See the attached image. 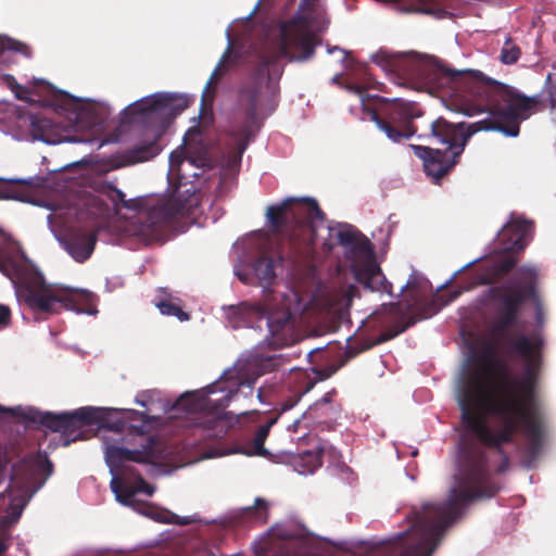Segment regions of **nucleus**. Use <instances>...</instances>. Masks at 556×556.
I'll use <instances>...</instances> for the list:
<instances>
[{
    "instance_id": "nucleus-34",
    "label": "nucleus",
    "mask_w": 556,
    "mask_h": 556,
    "mask_svg": "<svg viewBox=\"0 0 556 556\" xmlns=\"http://www.w3.org/2000/svg\"><path fill=\"white\" fill-rule=\"evenodd\" d=\"M4 79L8 84V86L10 87V89L14 92L15 94V98L21 100V101H30L28 94H29V90L23 86H21L20 84H17V81L15 80V78L12 76V75H5L4 76Z\"/></svg>"
},
{
    "instance_id": "nucleus-30",
    "label": "nucleus",
    "mask_w": 556,
    "mask_h": 556,
    "mask_svg": "<svg viewBox=\"0 0 556 556\" xmlns=\"http://www.w3.org/2000/svg\"><path fill=\"white\" fill-rule=\"evenodd\" d=\"M244 519L255 523H265L268 519V505L265 500L256 498L253 506L243 511Z\"/></svg>"
},
{
    "instance_id": "nucleus-2",
    "label": "nucleus",
    "mask_w": 556,
    "mask_h": 556,
    "mask_svg": "<svg viewBox=\"0 0 556 556\" xmlns=\"http://www.w3.org/2000/svg\"><path fill=\"white\" fill-rule=\"evenodd\" d=\"M509 352L523 358L525 370L520 379H513L507 363L496 356L489 345L475 357L472 365L462 376L456 389L458 404H465L484 413H493L496 403L507 404V417L523 425L527 439L526 452L536 458L543 444V414L536 396L541 366V342L520 333L510 340Z\"/></svg>"
},
{
    "instance_id": "nucleus-39",
    "label": "nucleus",
    "mask_w": 556,
    "mask_h": 556,
    "mask_svg": "<svg viewBox=\"0 0 556 556\" xmlns=\"http://www.w3.org/2000/svg\"><path fill=\"white\" fill-rule=\"evenodd\" d=\"M126 418L130 421H148V416L144 413L135 410V409H127L126 410Z\"/></svg>"
},
{
    "instance_id": "nucleus-23",
    "label": "nucleus",
    "mask_w": 556,
    "mask_h": 556,
    "mask_svg": "<svg viewBox=\"0 0 556 556\" xmlns=\"http://www.w3.org/2000/svg\"><path fill=\"white\" fill-rule=\"evenodd\" d=\"M18 52L27 58L30 56V48L17 40L0 35V71L9 67L15 62L14 53Z\"/></svg>"
},
{
    "instance_id": "nucleus-6",
    "label": "nucleus",
    "mask_w": 556,
    "mask_h": 556,
    "mask_svg": "<svg viewBox=\"0 0 556 556\" xmlns=\"http://www.w3.org/2000/svg\"><path fill=\"white\" fill-rule=\"evenodd\" d=\"M266 216L270 228L286 240L287 255L294 265L314 257L317 237L315 223L326 218L315 199H286L279 205L268 206Z\"/></svg>"
},
{
    "instance_id": "nucleus-53",
    "label": "nucleus",
    "mask_w": 556,
    "mask_h": 556,
    "mask_svg": "<svg viewBox=\"0 0 556 556\" xmlns=\"http://www.w3.org/2000/svg\"><path fill=\"white\" fill-rule=\"evenodd\" d=\"M164 295H167V298H170V294H167L166 291H162Z\"/></svg>"
},
{
    "instance_id": "nucleus-40",
    "label": "nucleus",
    "mask_w": 556,
    "mask_h": 556,
    "mask_svg": "<svg viewBox=\"0 0 556 556\" xmlns=\"http://www.w3.org/2000/svg\"><path fill=\"white\" fill-rule=\"evenodd\" d=\"M439 0H416L418 10L421 12H431L432 7L438 3Z\"/></svg>"
},
{
    "instance_id": "nucleus-33",
    "label": "nucleus",
    "mask_w": 556,
    "mask_h": 556,
    "mask_svg": "<svg viewBox=\"0 0 556 556\" xmlns=\"http://www.w3.org/2000/svg\"><path fill=\"white\" fill-rule=\"evenodd\" d=\"M315 382L314 381H307L306 384L299 391H296L293 395L289 396L285 401L281 402L280 405V413L287 412L291 408H293L299 401L301 400L302 395L307 393L311 389H313Z\"/></svg>"
},
{
    "instance_id": "nucleus-8",
    "label": "nucleus",
    "mask_w": 556,
    "mask_h": 556,
    "mask_svg": "<svg viewBox=\"0 0 556 556\" xmlns=\"http://www.w3.org/2000/svg\"><path fill=\"white\" fill-rule=\"evenodd\" d=\"M253 392L254 380H241L233 386L215 382L205 389L182 394L175 407L189 414L194 426L207 431L208 437L220 438L229 428L226 407L240 395L248 397Z\"/></svg>"
},
{
    "instance_id": "nucleus-13",
    "label": "nucleus",
    "mask_w": 556,
    "mask_h": 556,
    "mask_svg": "<svg viewBox=\"0 0 556 556\" xmlns=\"http://www.w3.org/2000/svg\"><path fill=\"white\" fill-rule=\"evenodd\" d=\"M338 242L346 249L352 258V270L358 283L370 291L392 293V283L384 277L370 241L352 227H344L337 233Z\"/></svg>"
},
{
    "instance_id": "nucleus-22",
    "label": "nucleus",
    "mask_w": 556,
    "mask_h": 556,
    "mask_svg": "<svg viewBox=\"0 0 556 556\" xmlns=\"http://www.w3.org/2000/svg\"><path fill=\"white\" fill-rule=\"evenodd\" d=\"M496 316L492 320L491 329L492 333L504 340V346L507 349V345L510 348V340H515L516 337H510L507 334L510 327H513L518 317L519 312H508V311H494Z\"/></svg>"
},
{
    "instance_id": "nucleus-48",
    "label": "nucleus",
    "mask_w": 556,
    "mask_h": 556,
    "mask_svg": "<svg viewBox=\"0 0 556 556\" xmlns=\"http://www.w3.org/2000/svg\"><path fill=\"white\" fill-rule=\"evenodd\" d=\"M551 109H556V98L554 94H552V99H551Z\"/></svg>"
},
{
    "instance_id": "nucleus-45",
    "label": "nucleus",
    "mask_w": 556,
    "mask_h": 556,
    "mask_svg": "<svg viewBox=\"0 0 556 556\" xmlns=\"http://www.w3.org/2000/svg\"><path fill=\"white\" fill-rule=\"evenodd\" d=\"M548 101L551 102V99H552V94L555 96L556 98V84L552 85L549 88H548Z\"/></svg>"
},
{
    "instance_id": "nucleus-11",
    "label": "nucleus",
    "mask_w": 556,
    "mask_h": 556,
    "mask_svg": "<svg viewBox=\"0 0 556 556\" xmlns=\"http://www.w3.org/2000/svg\"><path fill=\"white\" fill-rule=\"evenodd\" d=\"M16 295L34 313L36 320L47 319L63 309L83 311L80 292L61 285L48 283L38 270H27L21 276Z\"/></svg>"
},
{
    "instance_id": "nucleus-31",
    "label": "nucleus",
    "mask_w": 556,
    "mask_h": 556,
    "mask_svg": "<svg viewBox=\"0 0 556 556\" xmlns=\"http://www.w3.org/2000/svg\"><path fill=\"white\" fill-rule=\"evenodd\" d=\"M155 306L160 309L161 314L166 316H175L180 321H186L190 318L189 314L182 311L179 304L174 303L167 299H155Z\"/></svg>"
},
{
    "instance_id": "nucleus-36",
    "label": "nucleus",
    "mask_w": 556,
    "mask_h": 556,
    "mask_svg": "<svg viewBox=\"0 0 556 556\" xmlns=\"http://www.w3.org/2000/svg\"><path fill=\"white\" fill-rule=\"evenodd\" d=\"M188 161L189 163H193V159L191 157H185L184 150H175L169 155V170L172 173L179 174L181 164Z\"/></svg>"
},
{
    "instance_id": "nucleus-28",
    "label": "nucleus",
    "mask_w": 556,
    "mask_h": 556,
    "mask_svg": "<svg viewBox=\"0 0 556 556\" xmlns=\"http://www.w3.org/2000/svg\"><path fill=\"white\" fill-rule=\"evenodd\" d=\"M277 420L278 416L271 417L256 429L252 440V454L258 456L267 455L264 443L269 434L270 428L277 422Z\"/></svg>"
},
{
    "instance_id": "nucleus-27",
    "label": "nucleus",
    "mask_w": 556,
    "mask_h": 556,
    "mask_svg": "<svg viewBox=\"0 0 556 556\" xmlns=\"http://www.w3.org/2000/svg\"><path fill=\"white\" fill-rule=\"evenodd\" d=\"M254 274L263 287H268L275 280L274 261L268 256L258 257L253 266Z\"/></svg>"
},
{
    "instance_id": "nucleus-44",
    "label": "nucleus",
    "mask_w": 556,
    "mask_h": 556,
    "mask_svg": "<svg viewBox=\"0 0 556 556\" xmlns=\"http://www.w3.org/2000/svg\"><path fill=\"white\" fill-rule=\"evenodd\" d=\"M542 317H543V304L541 303V308L540 309L535 305V319H536V321L541 323Z\"/></svg>"
},
{
    "instance_id": "nucleus-50",
    "label": "nucleus",
    "mask_w": 556,
    "mask_h": 556,
    "mask_svg": "<svg viewBox=\"0 0 556 556\" xmlns=\"http://www.w3.org/2000/svg\"><path fill=\"white\" fill-rule=\"evenodd\" d=\"M71 101H74L73 97H70L67 93H64Z\"/></svg>"
},
{
    "instance_id": "nucleus-32",
    "label": "nucleus",
    "mask_w": 556,
    "mask_h": 556,
    "mask_svg": "<svg viewBox=\"0 0 556 556\" xmlns=\"http://www.w3.org/2000/svg\"><path fill=\"white\" fill-rule=\"evenodd\" d=\"M521 51L520 48L511 42L510 39H507L504 47L501 50V61L504 64L510 65L516 63L520 58Z\"/></svg>"
},
{
    "instance_id": "nucleus-52",
    "label": "nucleus",
    "mask_w": 556,
    "mask_h": 556,
    "mask_svg": "<svg viewBox=\"0 0 556 556\" xmlns=\"http://www.w3.org/2000/svg\"><path fill=\"white\" fill-rule=\"evenodd\" d=\"M164 295H167V298H170V294H167L166 291H162Z\"/></svg>"
},
{
    "instance_id": "nucleus-12",
    "label": "nucleus",
    "mask_w": 556,
    "mask_h": 556,
    "mask_svg": "<svg viewBox=\"0 0 556 556\" xmlns=\"http://www.w3.org/2000/svg\"><path fill=\"white\" fill-rule=\"evenodd\" d=\"M353 90L361 97L364 114L375 122L390 140L401 142L415 135L413 121L422 115L417 103L364 94V90L358 86Z\"/></svg>"
},
{
    "instance_id": "nucleus-9",
    "label": "nucleus",
    "mask_w": 556,
    "mask_h": 556,
    "mask_svg": "<svg viewBox=\"0 0 556 556\" xmlns=\"http://www.w3.org/2000/svg\"><path fill=\"white\" fill-rule=\"evenodd\" d=\"M116 210L125 208L139 213L141 231L157 237L162 229L180 215H185L197 205L198 198L190 189H176L170 195L147 194L135 199H125V193L113 185L103 190Z\"/></svg>"
},
{
    "instance_id": "nucleus-51",
    "label": "nucleus",
    "mask_w": 556,
    "mask_h": 556,
    "mask_svg": "<svg viewBox=\"0 0 556 556\" xmlns=\"http://www.w3.org/2000/svg\"><path fill=\"white\" fill-rule=\"evenodd\" d=\"M164 295H167V298H170V294H167L166 291H162Z\"/></svg>"
},
{
    "instance_id": "nucleus-38",
    "label": "nucleus",
    "mask_w": 556,
    "mask_h": 556,
    "mask_svg": "<svg viewBox=\"0 0 556 556\" xmlns=\"http://www.w3.org/2000/svg\"><path fill=\"white\" fill-rule=\"evenodd\" d=\"M11 325V309L8 305L0 304V330Z\"/></svg>"
},
{
    "instance_id": "nucleus-49",
    "label": "nucleus",
    "mask_w": 556,
    "mask_h": 556,
    "mask_svg": "<svg viewBox=\"0 0 556 556\" xmlns=\"http://www.w3.org/2000/svg\"><path fill=\"white\" fill-rule=\"evenodd\" d=\"M305 3L315 5L316 0H303Z\"/></svg>"
},
{
    "instance_id": "nucleus-16",
    "label": "nucleus",
    "mask_w": 556,
    "mask_h": 556,
    "mask_svg": "<svg viewBox=\"0 0 556 556\" xmlns=\"http://www.w3.org/2000/svg\"><path fill=\"white\" fill-rule=\"evenodd\" d=\"M280 37V54L291 61L308 60L318 43L315 34L295 20L281 25Z\"/></svg>"
},
{
    "instance_id": "nucleus-25",
    "label": "nucleus",
    "mask_w": 556,
    "mask_h": 556,
    "mask_svg": "<svg viewBox=\"0 0 556 556\" xmlns=\"http://www.w3.org/2000/svg\"><path fill=\"white\" fill-rule=\"evenodd\" d=\"M228 62H232L233 64H237V62H238L237 54L232 53L231 42H229L226 51L223 53V55L220 56L214 71L212 72V74L206 83L204 92H208L211 90L214 91L215 86L218 83V80L220 79L222 75L225 72H227V70H228L227 68ZM204 100H205V93H203V96H202V101L204 102Z\"/></svg>"
},
{
    "instance_id": "nucleus-19",
    "label": "nucleus",
    "mask_w": 556,
    "mask_h": 556,
    "mask_svg": "<svg viewBox=\"0 0 556 556\" xmlns=\"http://www.w3.org/2000/svg\"><path fill=\"white\" fill-rule=\"evenodd\" d=\"M533 230V223L521 217L511 218L497 235L503 251L519 253L525 250L528 237Z\"/></svg>"
},
{
    "instance_id": "nucleus-5",
    "label": "nucleus",
    "mask_w": 556,
    "mask_h": 556,
    "mask_svg": "<svg viewBox=\"0 0 556 556\" xmlns=\"http://www.w3.org/2000/svg\"><path fill=\"white\" fill-rule=\"evenodd\" d=\"M277 55L263 52L257 54L250 76L238 91V103L244 110L245 119L227 134L230 138L225 151L227 166L231 169L241 164L242 155L260 130L257 111L264 104L274 105L279 87L274 66Z\"/></svg>"
},
{
    "instance_id": "nucleus-42",
    "label": "nucleus",
    "mask_w": 556,
    "mask_h": 556,
    "mask_svg": "<svg viewBox=\"0 0 556 556\" xmlns=\"http://www.w3.org/2000/svg\"><path fill=\"white\" fill-rule=\"evenodd\" d=\"M8 266H12L11 261H10V260H4V258L0 255V270H1V271H7Z\"/></svg>"
},
{
    "instance_id": "nucleus-3",
    "label": "nucleus",
    "mask_w": 556,
    "mask_h": 556,
    "mask_svg": "<svg viewBox=\"0 0 556 556\" xmlns=\"http://www.w3.org/2000/svg\"><path fill=\"white\" fill-rule=\"evenodd\" d=\"M456 481L445 502L426 503L420 510H413L409 529L371 546L369 556H432L465 506L492 498L500 491L491 477L488 453L476 443L462 446Z\"/></svg>"
},
{
    "instance_id": "nucleus-17",
    "label": "nucleus",
    "mask_w": 556,
    "mask_h": 556,
    "mask_svg": "<svg viewBox=\"0 0 556 556\" xmlns=\"http://www.w3.org/2000/svg\"><path fill=\"white\" fill-rule=\"evenodd\" d=\"M53 473V464L46 452L25 456L12 467L11 482L37 492Z\"/></svg>"
},
{
    "instance_id": "nucleus-24",
    "label": "nucleus",
    "mask_w": 556,
    "mask_h": 556,
    "mask_svg": "<svg viewBox=\"0 0 556 556\" xmlns=\"http://www.w3.org/2000/svg\"><path fill=\"white\" fill-rule=\"evenodd\" d=\"M30 132L36 140H40L46 143L53 144L59 141L56 125L50 118L43 116L31 117Z\"/></svg>"
},
{
    "instance_id": "nucleus-15",
    "label": "nucleus",
    "mask_w": 556,
    "mask_h": 556,
    "mask_svg": "<svg viewBox=\"0 0 556 556\" xmlns=\"http://www.w3.org/2000/svg\"><path fill=\"white\" fill-rule=\"evenodd\" d=\"M191 102L192 99L184 94H154L132 103L126 109V113L134 118L136 116H141L143 119H152L155 116L175 118Z\"/></svg>"
},
{
    "instance_id": "nucleus-14",
    "label": "nucleus",
    "mask_w": 556,
    "mask_h": 556,
    "mask_svg": "<svg viewBox=\"0 0 556 556\" xmlns=\"http://www.w3.org/2000/svg\"><path fill=\"white\" fill-rule=\"evenodd\" d=\"M502 278L498 279V281ZM539 273L533 266L522 265L518 267L510 280L491 286L484 293L483 298L489 302L494 311L519 312L521 306L530 301L538 308H541V296L538 292Z\"/></svg>"
},
{
    "instance_id": "nucleus-18",
    "label": "nucleus",
    "mask_w": 556,
    "mask_h": 556,
    "mask_svg": "<svg viewBox=\"0 0 556 556\" xmlns=\"http://www.w3.org/2000/svg\"><path fill=\"white\" fill-rule=\"evenodd\" d=\"M98 240V227L94 223L86 227H73L64 239L68 254L78 263L87 261L93 253Z\"/></svg>"
},
{
    "instance_id": "nucleus-4",
    "label": "nucleus",
    "mask_w": 556,
    "mask_h": 556,
    "mask_svg": "<svg viewBox=\"0 0 556 556\" xmlns=\"http://www.w3.org/2000/svg\"><path fill=\"white\" fill-rule=\"evenodd\" d=\"M0 412L25 421L37 422L53 432H61L66 445L77 440L91 438L93 435L92 427L112 431L114 437H104L103 447L106 464L111 470H117L121 473V477H113L111 480V489L116 500L128 505L138 493H144L148 496H152L154 493L155 488L149 484L135 467L126 464L128 462L155 464L156 454L152 441L141 450H129L123 446L122 432L126 422L121 419L109 422L108 414L103 408L86 406L74 412L53 414L35 409L25 410L21 406L5 408L0 405Z\"/></svg>"
},
{
    "instance_id": "nucleus-29",
    "label": "nucleus",
    "mask_w": 556,
    "mask_h": 556,
    "mask_svg": "<svg viewBox=\"0 0 556 556\" xmlns=\"http://www.w3.org/2000/svg\"><path fill=\"white\" fill-rule=\"evenodd\" d=\"M336 395V391L327 392L323 397L317 400L312 406L308 408V413L311 416L316 418L321 417H331L334 415V406L332 403V397Z\"/></svg>"
},
{
    "instance_id": "nucleus-43",
    "label": "nucleus",
    "mask_w": 556,
    "mask_h": 556,
    "mask_svg": "<svg viewBox=\"0 0 556 556\" xmlns=\"http://www.w3.org/2000/svg\"><path fill=\"white\" fill-rule=\"evenodd\" d=\"M280 536L283 539V540H293V539H298L299 535L298 534H294V533H291L287 530L282 531L280 533Z\"/></svg>"
},
{
    "instance_id": "nucleus-20",
    "label": "nucleus",
    "mask_w": 556,
    "mask_h": 556,
    "mask_svg": "<svg viewBox=\"0 0 556 556\" xmlns=\"http://www.w3.org/2000/svg\"><path fill=\"white\" fill-rule=\"evenodd\" d=\"M163 130L160 127H151L144 131V138L134 148L127 150L124 154L129 164H136L150 161L161 151L160 139Z\"/></svg>"
},
{
    "instance_id": "nucleus-46",
    "label": "nucleus",
    "mask_w": 556,
    "mask_h": 556,
    "mask_svg": "<svg viewBox=\"0 0 556 556\" xmlns=\"http://www.w3.org/2000/svg\"><path fill=\"white\" fill-rule=\"evenodd\" d=\"M401 306H402V304H401L400 302L391 303V304H390V308H391L392 311H395V312L401 311Z\"/></svg>"
},
{
    "instance_id": "nucleus-21",
    "label": "nucleus",
    "mask_w": 556,
    "mask_h": 556,
    "mask_svg": "<svg viewBox=\"0 0 556 556\" xmlns=\"http://www.w3.org/2000/svg\"><path fill=\"white\" fill-rule=\"evenodd\" d=\"M326 450V443L318 442L313 450H306L299 453L293 458V465L300 473H312L323 464V454Z\"/></svg>"
},
{
    "instance_id": "nucleus-35",
    "label": "nucleus",
    "mask_w": 556,
    "mask_h": 556,
    "mask_svg": "<svg viewBox=\"0 0 556 556\" xmlns=\"http://www.w3.org/2000/svg\"><path fill=\"white\" fill-rule=\"evenodd\" d=\"M155 519L164 523H175L180 526H187L193 522V519L190 517H179L169 511L160 513Z\"/></svg>"
},
{
    "instance_id": "nucleus-10",
    "label": "nucleus",
    "mask_w": 556,
    "mask_h": 556,
    "mask_svg": "<svg viewBox=\"0 0 556 556\" xmlns=\"http://www.w3.org/2000/svg\"><path fill=\"white\" fill-rule=\"evenodd\" d=\"M458 406L464 429L473 434L482 445L496 451L502 458L496 472H505L508 468V456L503 446L513 443L517 432L523 433L522 422L507 417L508 407L505 403H495L491 407L493 413H484L465 404Z\"/></svg>"
},
{
    "instance_id": "nucleus-1",
    "label": "nucleus",
    "mask_w": 556,
    "mask_h": 556,
    "mask_svg": "<svg viewBox=\"0 0 556 556\" xmlns=\"http://www.w3.org/2000/svg\"><path fill=\"white\" fill-rule=\"evenodd\" d=\"M406 71L420 88L454 99L465 115L488 112L492 116L471 124H454L438 117L431 123L429 139L442 148L412 146L424 162L426 175L435 184L458 163L472 135L497 130L507 137H517L521 122L528 119L540 103L538 97L522 94L479 71H454L439 62L427 61L410 62Z\"/></svg>"
},
{
    "instance_id": "nucleus-37",
    "label": "nucleus",
    "mask_w": 556,
    "mask_h": 556,
    "mask_svg": "<svg viewBox=\"0 0 556 556\" xmlns=\"http://www.w3.org/2000/svg\"><path fill=\"white\" fill-rule=\"evenodd\" d=\"M286 361V355L283 354H273V355H269L267 356L265 359H264V367L267 369V370H275L277 369L279 366H281Z\"/></svg>"
},
{
    "instance_id": "nucleus-47",
    "label": "nucleus",
    "mask_w": 556,
    "mask_h": 556,
    "mask_svg": "<svg viewBox=\"0 0 556 556\" xmlns=\"http://www.w3.org/2000/svg\"><path fill=\"white\" fill-rule=\"evenodd\" d=\"M7 545L0 540V556L4 554Z\"/></svg>"
},
{
    "instance_id": "nucleus-41",
    "label": "nucleus",
    "mask_w": 556,
    "mask_h": 556,
    "mask_svg": "<svg viewBox=\"0 0 556 556\" xmlns=\"http://www.w3.org/2000/svg\"><path fill=\"white\" fill-rule=\"evenodd\" d=\"M336 371V368L332 369H321L317 374L320 379H327L329 378L333 372Z\"/></svg>"
},
{
    "instance_id": "nucleus-26",
    "label": "nucleus",
    "mask_w": 556,
    "mask_h": 556,
    "mask_svg": "<svg viewBox=\"0 0 556 556\" xmlns=\"http://www.w3.org/2000/svg\"><path fill=\"white\" fill-rule=\"evenodd\" d=\"M267 326L274 344L283 345L287 343V338L283 334L291 331L290 315L270 316L267 319Z\"/></svg>"
},
{
    "instance_id": "nucleus-7",
    "label": "nucleus",
    "mask_w": 556,
    "mask_h": 556,
    "mask_svg": "<svg viewBox=\"0 0 556 556\" xmlns=\"http://www.w3.org/2000/svg\"><path fill=\"white\" fill-rule=\"evenodd\" d=\"M517 262V257L510 254L485 260L473 274L469 283L464 287H458L448 292V294H438L426 303L422 302L419 281L415 276H412L401 288L399 294L401 295L407 292L403 314L409 315V319L406 324L396 326V329L390 333L383 334V340H390L404 332L417 321L435 315L442 307L455 301L464 291H469L477 286H486L500 278H504L516 266Z\"/></svg>"
}]
</instances>
